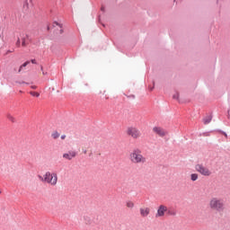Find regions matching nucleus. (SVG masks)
<instances>
[{
    "label": "nucleus",
    "mask_w": 230,
    "mask_h": 230,
    "mask_svg": "<svg viewBox=\"0 0 230 230\" xmlns=\"http://www.w3.org/2000/svg\"><path fill=\"white\" fill-rule=\"evenodd\" d=\"M129 161H131L133 164H145V163H146V157L143 155L139 148H136L129 154Z\"/></svg>",
    "instance_id": "1"
},
{
    "label": "nucleus",
    "mask_w": 230,
    "mask_h": 230,
    "mask_svg": "<svg viewBox=\"0 0 230 230\" xmlns=\"http://www.w3.org/2000/svg\"><path fill=\"white\" fill-rule=\"evenodd\" d=\"M42 181L50 186H57V183L58 182V175H57L56 172L51 173L50 172H47L43 175Z\"/></svg>",
    "instance_id": "2"
},
{
    "label": "nucleus",
    "mask_w": 230,
    "mask_h": 230,
    "mask_svg": "<svg viewBox=\"0 0 230 230\" xmlns=\"http://www.w3.org/2000/svg\"><path fill=\"white\" fill-rule=\"evenodd\" d=\"M210 209L214 211H222L224 210V200L218 198H212L208 204Z\"/></svg>",
    "instance_id": "3"
},
{
    "label": "nucleus",
    "mask_w": 230,
    "mask_h": 230,
    "mask_svg": "<svg viewBox=\"0 0 230 230\" xmlns=\"http://www.w3.org/2000/svg\"><path fill=\"white\" fill-rule=\"evenodd\" d=\"M126 134L133 137V139H139L141 137V131L137 128L129 127L127 128Z\"/></svg>",
    "instance_id": "4"
},
{
    "label": "nucleus",
    "mask_w": 230,
    "mask_h": 230,
    "mask_svg": "<svg viewBox=\"0 0 230 230\" xmlns=\"http://www.w3.org/2000/svg\"><path fill=\"white\" fill-rule=\"evenodd\" d=\"M195 170L196 172H198L201 175H204L205 177H209V175H211V170H209L208 167L202 164H196Z\"/></svg>",
    "instance_id": "5"
},
{
    "label": "nucleus",
    "mask_w": 230,
    "mask_h": 230,
    "mask_svg": "<svg viewBox=\"0 0 230 230\" xmlns=\"http://www.w3.org/2000/svg\"><path fill=\"white\" fill-rule=\"evenodd\" d=\"M167 211H168V207H166L164 205H160L157 208L155 217L162 218L163 217H164V215H166Z\"/></svg>",
    "instance_id": "6"
},
{
    "label": "nucleus",
    "mask_w": 230,
    "mask_h": 230,
    "mask_svg": "<svg viewBox=\"0 0 230 230\" xmlns=\"http://www.w3.org/2000/svg\"><path fill=\"white\" fill-rule=\"evenodd\" d=\"M153 132L155 134H156L157 136H159L160 137H164V136H166V134H168V132L161 127L153 128Z\"/></svg>",
    "instance_id": "7"
},
{
    "label": "nucleus",
    "mask_w": 230,
    "mask_h": 230,
    "mask_svg": "<svg viewBox=\"0 0 230 230\" xmlns=\"http://www.w3.org/2000/svg\"><path fill=\"white\" fill-rule=\"evenodd\" d=\"M75 157H76L75 151H68L63 154V159H66V161H72Z\"/></svg>",
    "instance_id": "8"
},
{
    "label": "nucleus",
    "mask_w": 230,
    "mask_h": 230,
    "mask_svg": "<svg viewBox=\"0 0 230 230\" xmlns=\"http://www.w3.org/2000/svg\"><path fill=\"white\" fill-rule=\"evenodd\" d=\"M139 211H140V216L142 217V218H146V217H148V215H150V208H148V207L140 208Z\"/></svg>",
    "instance_id": "9"
},
{
    "label": "nucleus",
    "mask_w": 230,
    "mask_h": 230,
    "mask_svg": "<svg viewBox=\"0 0 230 230\" xmlns=\"http://www.w3.org/2000/svg\"><path fill=\"white\" fill-rule=\"evenodd\" d=\"M83 223L85 224V226H93V218L90 216H84L82 217Z\"/></svg>",
    "instance_id": "10"
},
{
    "label": "nucleus",
    "mask_w": 230,
    "mask_h": 230,
    "mask_svg": "<svg viewBox=\"0 0 230 230\" xmlns=\"http://www.w3.org/2000/svg\"><path fill=\"white\" fill-rule=\"evenodd\" d=\"M30 44V37L28 35H23L22 37V47L26 48Z\"/></svg>",
    "instance_id": "11"
},
{
    "label": "nucleus",
    "mask_w": 230,
    "mask_h": 230,
    "mask_svg": "<svg viewBox=\"0 0 230 230\" xmlns=\"http://www.w3.org/2000/svg\"><path fill=\"white\" fill-rule=\"evenodd\" d=\"M213 119V117L211 115L207 116L204 119H203V123L204 125H208L209 123H211V120Z\"/></svg>",
    "instance_id": "12"
},
{
    "label": "nucleus",
    "mask_w": 230,
    "mask_h": 230,
    "mask_svg": "<svg viewBox=\"0 0 230 230\" xmlns=\"http://www.w3.org/2000/svg\"><path fill=\"white\" fill-rule=\"evenodd\" d=\"M167 214H168L170 217H177V210H175V209H173V208L168 209V210H167Z\"/></svg>",
    "instance_id": "13"
},
{
    "label": "nucleus",
    "mask_w": 230,
    "mask_h": 230,
    "mask_svg": "<svg viewBox=\"0 0 230 230\" xmlns=\"http://www.w3.org/2000/svg\"><path fill=\"white\" fill-rule=\"evenodd\" d=\"M126 206H127V208H128V209H134V202H132V201H127V203H126Z\"/></svg>",
    "instance_id": "14"
},
{
    "label": "nucleus",
    "mask_w": 230,
    "mask_h": 230,
    "mask_svg": "<svg viewBox=\"0 0 230 230\" xmlns=\"http://www.w3.org/2000/svg\"><path fill=\"white\" fill-rule=\"evenodd\" d=\"M51 137H53V139H58V137H60V134L55 131L51 134Z\"/></svg>",
    "instance_id": "15"
},
{
    "label": "nucleus",
    "mask_w": 230,
    "mask_h": 230,
    "mask_svg": "<svg viewBox=\"0 0 230 230\" xmlns=\"http://www.w3.org/2000/svg\"><path fill=\"white\" fill-rule=\"evenodd\" d=\"M190 179L193 181H197L199 179V174H197V173L190 174Z\"/></svg>",
    "instance_id": "16"
},
{
    "label": "nucleus",
    "mask_w": 230,
    "mask_h": 230,
    "mask_svg": "<svg viewBox=\"0 0 230 230\" xmlns=\"http://www.w3.org/2000/svg\"><path fill=\"white\" fill-rule=\"evenodd\" d=\"M30 64V61H26L25 63H23L21 66H20V68H19V73H21V71H22V68L23 67H26V66H28Z\"/></svg>",
    "instance_id": "17"
},
{
    "label": "nucleus",
    "mask_w": 230,
    "mask_h": 230,
    "mask_svg": "<svg viewBox=\"0 0 230 230\" xmlns=\"http://www.w3.org/2000/svg\"><path fill=\"white\" fill-rule=\"evenodd\" d=\"M7 119H9V121H11L12 123H15V119L12 115H7Z\"/></svg>",
    "instance_id": "18"
},
{
    "label": "nucleus",
    "mask_w": 230,
    "mask_h": 230,
    "mask_svg": "<svg viewBox=\"0 0 230 230\" xmlns=\"http://www.w3.org/2000/svg\"><path fill=\"white\" fill-rule=\"evenodd\" d=\"M30 94L31 96H35L36 98H39V96H40V93H39L37 92H30Z\"/></svg>",
    "instance_id": "19"
},
{
    "label": "nucleus",
    "mask_w": 230,
    "mask_h": 230,
    "mask_svg": "<svg viewBox=\"0 0 230 230\" xmlns=\"http://www.w3.org/2000/svg\"><path fill=\"white\" fill-rule=\"evenodd\" d=\"M16 47L21 48V38H18V40L16 41Z\"/></svg>",
    "instance_id": "20"
},
{
    "label": "nucleus",
    "mask_w": 230,
    "mask_h": 230,
    "mask_svg": "<svg viewBox=\"0 0 230 230\" xmlns=\"http://www.w3.org/2000/svg\"><path fill=\"white\" fill-rule=\"evenodd\" d=\"M173 100H179V93H175L173 96H172Z\"/></svg>",
    "instance_id": "21"
},
{
    "label": "nucleus",
    "mask_w": 230,
    "mask_h": 230,
    "mask_svg": "<svg viewBox=\"0 0 230 230\" xmlns=\"http://www.w3.org/2000/svg\"><path fill=\"white\" fill-rule=\"evenodd\" d=\"M82 150H83V154H84V155H85L87 154V149L83 148Z\"/></svg>",
    "instance_id": "22"
},
{
    "label": "nucleus",
    "mask_w": 230,
    "mask_h": 230,
    "mask_svg": "<svg viewBox=\"0 0 230 230\" xmlns=\"http://www.w3.org/2000/svg\"><path fill=\"white\" fill-rule=\"evenodd\" d=\"M31 64H37V60H35V59H31Z\"/></svg>",
    "instance_id": "23"
},
{
    "label": "nucleus",
    "mask_w": 230,
    "mask_h": 230,
    "mask_svg": "<svg viewBox=\"0 0 230 230\" xmlns=\"http://www.w3.org/2000/svg\"><path fill=\"white\" fill-rule=\"evenodd\" d=\"M61 139H66V135H62Z\"/></svg>",
    "instance_id": "24"
},
{
    "label": "nucleus",
    "mask_w": 230,
    "mask_h": 230,
    "mask_svg": "<svg viewBox=\"0 0 230 230\" xmlns=\"http://www.w3.org/2000/svg\"><path fill=\"white\" fill-rule=\"evenodd\" d=\"M31 87V89H37V86H35V85H32Z\"/></svg>",
    "instance_id": "25"
},
{
    "label": "nucleus",
    "mask_w": 230,
    "mask_h": 230,
    "mask_svg": "<svg viewBox=\"0 0 230 230\" xmlns=\"http://www.w3.org/2000/svg\"><path fill=\"white\" fill-rule=\"evenodd\" d=\"M33 0H30V2L31 3Z\"/></svg>",
    "instance_id": "26"
}]
</instances>
